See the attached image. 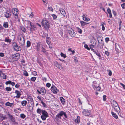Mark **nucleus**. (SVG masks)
I'll return each instance as SVG.
<instances>
[{"label": "nucleus", "instance_id": "obj_1", "mask_svg": "<svg viewBox=\"0 0 125 125\" xmlns=\"http://www.w3.org/2000/svg\"><path fill=\"white\" fill-rule=\"evenodd\" d=\"M111 102L112 106L115 111L117 112H120V108L116 102L113 100H111Z\"/></svg>", "mask_w": 125, "mask_h": 125}, {"label": "nucleus", "instance_id": "obj_2", "mask_svg": "<svg viewBox=\"0 0 125 125\" xmlns=\"http://www.w3.org/2000/svg\"><path fill=\"white\" fill-rule=\"evenodd\" d=\"M49 21L46 20H43L42 22V25L46 30H48L50 28V24Z\"/></svg>", "mask_w": 125, "mask_h": 125}, {"label": "nucleus", "instance_id": "obj_3", "mask_svg": "<svg viewBox=\"0 0 125 125\" xmlns=\"http://www.w3.org/2000/svg\"><path fill=\"white\" fill-rule=\"evenodd\" d=\"M18 40L21 46H22L24 45L25 39L23 35H21L18 36Z\"/></svg>", "mask_w": 125, "mask_h": 125}, {"label": "nucleus", "instance_id": "obj_4", "mask_svg": "<svg viewBox=\"0 0 125 125\" xmlns=\"http://www.w3.org/2000/svg\"><path fill=\"white\" fill-rule=\"evenodd\" d=\"M12 45L15 51H18L21 50V47L18 45L16 42H13L12 43Z\"/></svg>", "mask_w": 125, "mask_h": 125}, {"label": "nucleus", "instance_id": "obj_5", "mask_svg": "<svg viewBox=\"0 0 125 125\" xmlns=\"http://www.w3.org/2000/svg\"><path fill=\"white\" fill-rule=\"evenodd\" d=\"M61 117L63 115H64V117H63V118L65 120L67 118V115L66 114V113L63 111H60L59 113L58 114Z\"/></svg>", "mask_w": 125, "mask_h": 125}, {"label": "nucleus", "instance_id": "obj_6", "mask_svg": "<svg viewBox=\"0 0 125 125\" xmlns=\"http://www.w3.org/2000/svg\"><path fill=\"white\" fill-rule=\"evenodd\" d=\"M96 85V82H94L93 84V86L95 90L97 91H99L101 89V87L99 86H97Z\"/></svg>", "mask_w": 125, "mask_h": 125}, {"label": "nucleus", "instance_id": "obj_7", "mask_svg": "<svg viewBox=\"0 0 125 125\" xmlns=\"http://www.w3.org/2000/svg\"><path fill=\"white\" fill-rule=\"evenodd\" d=\"M12 56L15 62L17 61L19 59L20 54L19 53H17L15 54L12 55Z\"/></svg>", "mask_w": 125, "mask_h": 125}, {"label": "nucleus", "instance_id": "obj_8", "mask_svg": "<svg viewBox=\"0 0 125 125\" xmlns=\"http://www.w3.org/2000/svg\"><path fill=\"white\" fill-rule=\"evenodd\" d=\"M11 12L10 10H6L4 12V16L7 18L10 17L11 15Z\"/></svg>", "mask_w": 125, "mask_h": 125}, {"label": "nucleus", "instance_id": "obj_9", "mask_svg": "<svg viewBox=\"0 0 125 125\" xmlns=\"http://www.w3.org/2000/svg\"><path fill=\"white\" fill-rule=\"evenodd\" d=\"M51 91L54 94L56 93L59 92V90L54 85H52L51 89Z\"/></svg>", "mask_w": 125, "mask_h": 125}, {"label": "nucleus", "instance_id": "obj_10", "mask_svg": "<svg viewBox=\"0 0 125 125\" xmlns=\"http://www.w3.org/2000/svg\"><path fill=\"white\" fill-rule=\"evenodd\" d=\"M30 29L31 32L32 31H35L37 30V28L35 25L33 23L31 25L29 28V29Z\"/></svg>", "mask_w": 125, "mask_h": 125}, {"label": "nucleus", "instance_id": "obj_11", "mask_svg": "<svg viewBox=\"0 0 125 125\" xmlns=\"http://www.w3.org/2000/svg\"><path fill=\"white\" fill-rule=\"evenodd\" d=\"M68 32L70 35L72 37H74L75 35V33L73 30L71 29L70 30H68Z\"/></svg>", "mask_w": 125, "mask_h": 125}, {"label": "nucleus", "instance_id": "obj_12", "mask_svg": "<svg viewBox=\"0 0 125 125\" xmlns=\"http://www.w3.org/2000/svg\"><path fill=\"white\" fill-rule=\"evenodd\" d=\"M42 47L43 46L41 42H39L37 43L36 47V49L38 52H39L40 51L41 48L42 49Z\"/></svg>", "mask_w": 125, "mask_h": 125}, {"label": "nucleus", "instance_id": "obj_13", "mask_svg": "<svg viewBox=\"0 0 125 125\" xmlns=\"http://www.w3.org/2000/svg\"><path fill=\"white\" fill-rule=\"evenodd\" d=\"M37 92L40 94L41 93H45L46 90L44 88H42L39 90H37Z\"/></svg>", "mask_w": 125, "mask_h": 125}, {"label": "nucleus", "instance_id": "obj_14", "mask_svg": "<svg viewBox=\"0 0 125 125\" xmlns=\"http://www.w3.org/2000/svg\"><path fill=\"white\" fill-rule=\"evenodd\" d=\"M10 119L11 121L13 122V123L15 124H18V123L15 121V118H14L13 116L10 114H8Z\"/></svg>", "mask_w": 125, "mask_h": 125}, {"label": "nucleus", "instance_id": "obj_15", "mask_svg": "<svg viewBox=\"0 0 125 125\" xmlns=\"http://www.w3.org/2000/svg\"><path fill=\"white\" fill-rule=\"evenodd\" d=\"M18 10L16 9H12V12L13 15H17L18 14Z\"/></svg>", "mask_w": 125, "mask_h": 125}, {"label": "nucleus", "instance_id": "obj_16", "mask_svg": "<svg viewBox=\"0 0 125 125\" xmlns=\"http://www.w3.org/2000/svg\"><path fill=\"white\" fill-rule=\"evenodd\" d=\"M59 11L60 13L64 17L66 16V14L64 10L63 9L60 8L59 9Z\"/></svg>", "mask_w": 125, "mask_h": 125}, {"label": "nucleus", "instance_id": "obj_17", "mask_svg": "<svg viewBox=\"0 0 125 125\" xmlns=\"http://www.w3.org/2000/svg\"><path fill=\"white\" fill-rule=\"evenodd\" d=\"M42 115L44 116L45 117H49L48 114L45 110H42Z\"/></svg>", "mask_w": 125, "mask_h": 125}, {"label": "nucleus", "instance_id": "obj_18", "mask_svg": "<svg viewBox=\"0 0 125 125\" xmlns=\"http://www.w3.org/2000/svg\"><path fill=\"white\" fill-rule=\"evenodd\" d=\"M32 23H33L29 21H26V23L27 25L26 27L28 29H29V28H30V27Z\"/></svg>", "mask_w": 125, "mask_h": 125}, {"label": "nucleus", "instance_id": "obj_19", "mask_svg": "<svg viewBox=\"0 0 125 125\" xmlns=\"http://www.w3.org/2000/svg\"><path fill=\"white\" fill-rule=\"evenodd\" d=\"M83 113L85 116H88L90 115L89 111L88 110H83Z\"/></svg>", "mask_w": 125, "mask_h": 125}, {"label": "nucleus", "instance_id": "obj_20", "mask_svg": "<svg viewBox=\"0 0 125 125\" xmlns=\"http://www.w3.org/2000/svg\"><path fill=\"white\" fill-rule=\"evenodd\" d=\"M27 100H28V101H30L31 102V103H32V104L33 103V99L32 97L30 96L28 94L27 95Z\"/></svg>", "mask_w": 125, "mask_h": 125}, {"label": "nucleus", "instance_id": "obj_21", "mask_svg": "<svg viewBox=\"0 0 125 125\" xmlns=\"http://www.w3.org/2000/svg\"><path fill=\"white\" fill-rule=\"evenodd\" d=\"M5 105L6 106L12 107L14 106V104L13 103H10L8 102L5 104Z\"/></svg>", "mask_w": 125, "mask_h": 125}, {"label": "nucleus", "instance_id": "obj_22", "mask_svg": "<svg viewBox=\"0 0 125 125\" xmlns=\"http://www.w3.org/2000/svg\"><path fill=\"white\" fill-rule=\"evenodd\" d=\"M80 121V117L78 116L75 119L74 122L76 124L79 123Z\"/></svg>", "mask_w": 125, "mask_h": 125}, {"label": "nucleus", "instance_id": "obj_23", "mask_svg": "<svg viewBox=\"0 0 125 125\" xmlns=\"http://www.w3.org/2000/svg\"><path fill=\"white\" fill-rule=\"evenodd\" d=\"M80 23L81 24V25L82 27L83 26H84L86 25L87 24H88L89 23H87L84 22L83 21H80Z\"/></svg>", "mask_w": 125, "mask_h": 125}, {"label": "nucleus", "instance_id": "obj_24", "mask_svg": "<svg viewBox=\"0 0 125 125\" xmlns=\"http://www.w3.org/2000/svg\"><path fill=\"white\" fill-rule=\"evenodd\" d=\"M61 118V117L58 114L56 115L55 118V119L57 122L59 121Z\"/></svg>", "mask_w": 125, "mask_h": 125}, {"label": "nucleus", "instance_id": "obj_25", "mask_svg": "<svg viewBox=\"0 0 125 125\" xmlns=\"http://www.w3.org/2000/svg\"><path fill=\"white\" fill-rule=\"evenodd\" d=\"M92 51L99 57H101V56L100 53L98 51H96L94 49H92Z\"/></svg>", "mask_w": 125, "mask_h": 125}, {"label": "nucleus", "instance_id": "obj_26", "mask_svg": "<svg viewBox=\"0 0 125 125\" xmlns=\"http://www.w3.org/2000/svg\"><path fill=\"white\" fill-rule=\"evenodd\" d=\"M51 38L50 37H46V42L49 45L50 44Z\"/></svg>", "mask_w": 125, "mask_h": 125}, {"label": "nucleus", "instance_id": "obj_27", "mask_svg": "<svg viewBox=\"0 0 125 125\" xmlns=\"http://www.w3.org/2000/svg\"><path fill=\"white\" fill-rule=\"evenodd\" d=\"M100 37H99L98 38V39H99V38H100ZM98 43L100 45H99V47L100 48L102 49L103 48V45H104V44L103 42H101V43H100L99 42V41L98 40Z\"/></svg>", "mask_w": 125, "mask_h": 125}, {"label": "nucleus", "instance_id": "obj_28", "mask_svg": "<svg viewBox=\"0 0 125 125\" xmlns=\"http://www.w3.org/2000/svg\"><path fill=\"white\" fill-rule=\"evenodd\" d=\"M60 100L62 104L64 105L65 103V100L62 97H61L60 98Z\"/></svg>", "mask_w": 125, "mask_h": 125}, {"label": "nucleus", "instance_id": "obj_29", "mask_svg": "<svg viewBox=\"0 0 125 125\" xmlns=\"http://www.w3.org/2000/svg\"><path fill=\"white\" fill-rule=\"evenodd\" d=\"M85 95H84V96L85 97L87 101L88 102V104H90L89 103L90 102V101H91V100L89 98V96L87 95L86 94H84Z\"/></svg>", "mask_w": 125, "mask_h": 125}, {"label": "nucleus", "instance_id": "obj_30", "mask_svg": "<svg viewBox=\"0 0 125 125\" xmlns=\"http://www.w3.org/2000/svg\"><path fill=\"white\" fill-rule=\"evenodd\" d=\"M76 29L78 32L80 34H82V30L78 27H76Z\"/></svg>", "mask_w": 125, "mask_h": 125}, {"label": "nucleus", "instance_id": "obj_31", "mask_svg": "<svg viewBox=\"0 0 125 125\" xmlns=\"http://www.w3.org/2000/svg\"><path fill=\"white\" fill-rule=\"evenodd\" d=\"M9 61L10 62H14V60H13V58L12 55L10 56L9 58Z\"/></svg>", "mask_w": 125, "mask_h": 125}, {"label": "nucleus", "instance_id": "obj_32", "mask_svg": "<svg viewBox=\"0 0 125 125\" xmlns=\"http://www.w3.org/2000/svg\"><path fill=\"white\" fill-rule=\"evenodd\" d=\"M111 114L113 116L115 119H117L118 118V116L116 115V114L115 113H114L113 112H111Z\"/></svg>", "mask_w": 125, "mask_h": 125}, {"label": "nucleus", "instance_id": "obj_33", "mask_svg": "<svg viewBox=\"0 0 125 125\" xmlns=\"http://www.w3.org/2000/svg\"><path fill=\"white\" fill-rule=\"evenodd\" d=\"M8 24L7 22H4L3 26L4 28H7L8 27Z\"/></svg>", "mask_w": 125, "mask_h": 125}, {"label": "nucleus", "instance_id": "obj_34", "mask_svg": "<svg viewBox=\"0 0 125 125\" xmlns=\"http://www.w3.org/2000/svg\"><path fill=\"white\" fill-rule=\"evenodd\" d=\"M27 103V102L26 101H23L21 102L22 105L23 106H25Z\"/></svg>", "mask_w": 125, "mask_h": 125}, {"label": "nucleus", "instance_id": "obj_35", "mask_svg": "<svg viewBox=\"0 0 125 125\" xmlns=\"http://www.w3.org/2000/svg\"><path fill=\"white\" fill-rule=\"evenodd\" d=\"M31 45V42L29 41H27V42L26 47L27 48L29 47Z\"/></svg>", "mask_w": 125, "mask_h": 125}, {"label": "nucleus", "instance_id": "obj_36", "mask_svg": "<svg viewBox=\"0 0 125 125\" xmlns=\"http://www.w3.org/2000/svg\"><path fill=\"white\" fill-rule=\"evenodd\" d=\"M42 50L41 52H43V53H45L46 52V50L43 47H42Z\"/></svg>", "mask_w": 125, "mask_h": 125}, {"label": "nucleus", "instance_id": "obj_37", "mask_svg": "<svg viewBox=\"0 0 125 125\" xmlns=\"http://www.w3.org/2000/svg\"><path fill=\"white\" fill-rule=\"evenodd\" d=\"M42 110L39 108L37 109V112L38 114H40L41 113H42Z\"/></svg>", "mask_w": 125, "mask_h": 125}, {"label": "nucleus", "instance_id": "obj_38", "mask_svg": "<svg viewBox=\"0 0 125 125\" xmlns=\"http://www.w3.org/2000/svg\"><path fill=\"white\" fill-rule=\"evenodd\" d=\"M48 117H45L44 116L41 115V117L43 120H46V118Z\"/></svg>", "mask_w": 125, "mask_h": 125}, {"label": "nucleus", "instance_id": "obj_39", "mask_svg": "<svg viewBox=\"0 0 125 125\" xmlns=\"http://www.w3.org/2000/svg\"><path fill=\"white\" fill-rule=\"evenodd\" d=\"M4 41L5 42H10L11 41V40L8 39L7 38H5V39Z\"/></svg>", "mask_w": 125, "mask_h": 125}, {"label": "nucleus", "instance_id": "obj_40", "mask_svg": "<svg viewBox=\"0 0 125 125\" xmlns=\"http://www.w3.org/2000/svg\"><path fill=\"white\" fill-rule=\"evenodd\" d=\"M52 16L53 17V20L56 19L57 18V16L55 14H52Z\"/></svg>", "mask_w": 125, "mask_h": 125}, {"label": "nucleus", "instance_id": "obj_41", "mask_svg": "<svg viewBox=\"0 0 125 125\" xmlns=\"http://www.w3.org/2000/svg\"><path fill=\"white\" fill-rule=\"evenodd\" d=\"M24 75L26 76H28V73L26 71H24L23 72Z\"/></svg>", "mask_w": 125, "mask_h": 125}, {"label": "nucleus", "instance_id": "obj_42", "mask_svg": "<svg viewBox=\"0 0 125 125\" xmlns=\"http://www.w3.org/2000/svg\"><path fill=\"white\" fill-rule=\"evenodd\" d=\"M83 20L86 21H88L90 20V19L89 18H87L86 17L83 19Z\"/></svg>", "mask_w": 125, "mask_h": 125}, {"label": "nucleus", "instance_id": "obj_43", "mask_svg": "<svg viewBox=\"0 0 125 125\" xmlns=\"http://www.w3.org/2000/svg\"><path fill=\"white\" fill-rule=\"evenodd\" d=\"M36 79V78L35 77H32L31 78V81L34 82Z\"/></svg>", "mask_w": 125, "mask_h": 125}, {"label": "nucleus", "instance_id": "obj_44", "mask_svg": "<svg viewBox=\"0 0 125 125\" xmlns=\"http://www.w3.org/2000/svg\"><path fill=\"white\" fill-rule=\"evenodd\" d=\"M60 55L61 56L63 57L64 58H65L66 57V55L65 54H64L63 53H62V52H61V53Z\"/></svg>", "mask_w": 125, "mask_h": 125}, {"label": "nucleus", "instance_id": "obj_45", "mask_svg": "<svg viewBox=\"0 0 125 125\" xmlns=\"http://www.w3.org/2000/svg\"><path fill=\"white\" fill-rule=\"evenodd\" d=\"M21 30L24 32H25L26 31L25 28L23 27H21Z\"/></svg>", "mask_w": 125, "mask_h": 125}, {"label": "nucleus", "instance_id": "obj_46", "mask_svg": "<svg viewBox=\"0 0 125 125\" xmlns=\"http://www.w3.org/2000/svg\"><path fill=\"white\" fill-rule=\"evenodd\" d=\"M20 116L21 118L23 119L25 117V115L23 114H21L20 115Z\"/></svg>", "mask_w": 125, "mask_h": 125}, {"label": "nucleus", "instance_id": "obj_47", "mask_svg": "<svg viewBox=\"0 0 125 125\" xmlns=\"http://www.w3.org/2000/svg\"><path fill=\"white\" fill-rule=\"evenodd\" d=\"M6 90L7 91H9L11 90V89L10 87H7L6 88Z\"/></svg>", "mask_w": 125, "mask_h": 125}, {"label": "nucleus", "instance_id": "obj_48", "mask_svg": "<svg viewBox=\"0 0 125 125\" xmlns=\"http://www.w3.org/2000/svg\"><path fill=\"white\" fill-rule=\"evenodd\" d=\"M57 67H58L60 70H62L63 69V68L62 66H61V65L60 64H59V65Z\"/></svg>", "mask_w": 125, "mask_h": 125}, {"label": "nucleus", "instance_id": "obj_49", "mask_svg": "<svg viewBox=\"0 0 125 125\" xmlns=\"http://www.w3.org/2000/svg\"><path fill=\"white\" fill-rule=\"evenodd\" d=\"M107 71L109 72L108 75L110 76L112 74V72L110 70H108Z\"/></svg>", "mask_w": 125, "mask_h": 125}, {"label": "nucleus", "instance_id": "obj_50", "mask_svg": "<svg viewBox=\"0 0 125 125\" xmlns=\"http://www.w3.org/2000/svg\"><path fill=\"white\" fill-rule=\"evenodd\" d=\"M48 9L50 11H53V9L52 7H48Z\"/></svg>", "mask_w": 125, "mask_h": 125}, {"label": "nucleus", "instance_id": "obj_51", "mask_svg": "<svg viewBox=\"0 0 125 125\" xmlns=\"http://www.w3.org/2000/svg\"><path fill=\"white\" fill-rule=\"evenodd\" d=\"M11 83V81H7L5 83V84L7 85L8 84H10Z\"/></svg>", "mask_w": 125, "mask_h": 125}, {"label": "nucleus", "instance_id": "obj_52", "mask_svg": "<svg viewBox=\"0 0 125 125\" xmlns=\"http://www.w3.org/2000/svg\"><path fill=\"white\" fill-rule=\"evenodd\" d=\"M54 62V65L56 67H57L59 65L58 62L56 61Z\"/></svg>", "mask_w": 125, "mask_h": 125}, {"label": "nucleus", "instance_id": "obj_53", "mask_svg": "<svg viewBox=\"0 0 125 125\" xmlns=\"http://www.w3.org/2000/svg\"><path fill=\"white\" fill-rule=\"evenodd\" d=\"M84 47L86 48V49H87L88 50H89L90 49L88 47V46L86 44H85L84 45Z\"/></svg>", "mask_w": 125, "mask_h": 125}, {"label": "nucleus", "instance_id": "obj_54", "mask_svg": "<svg viewBox=\"0 0 125 125\" xmlns=\"http://www.w3.org/2000/svg\"><path fill=\"white\" fill-rule=\"evenodd\" d=\"M106 96L105 95H104L103 96V100L104 101H105L106 100Z\"/></svg>", "mask_w": 125, "mask_h": 125}, {"label": "nucleus", "instance_id": "obj_55", "mask_svg": "<svg viewBox=\"0 0 125 125\" xmlns=\"http://www.w3.org/2000/svg\"><path fill=\"white\" fill-rule=\"evenodd\" d=\"M105 54L107 56H108L109 54V53L107 51H105Z\"/></svg>", "mask_w": 125, "mask_h": 125}, {"label": "nucleus", "instance_id": "obj_56", "mask_svg": "<svg viewBox=\"0 0 125 125\" xmlns=\"http://www.w3.org/2000/svg\"><path fill=\"white\" fill-rule=\"evenodd\" d=\"M3 76L2 77L3 79H6V76H7L5 74H4V73H3Z\"/></svg>", "mask_w": 125, "mask_h": 125}, {"label": "nucleus", "instance_id": "obj_57", "mask_svg": "<svg viewBox=\"0 0 125 125\" xmlns=\"http://www.w3.org/2000/svg\"><path fill=\"white\" fill-rule=\"evenodd\" d=\"M105 41L106 43H107L108 41L109 40V38L108 37H107L105 39Z\"/></svg>", "mask_w": 125, "mask_h": 125}, {"label": "nucleus", "instance_id": "obj_58", "mask_svg": "<svg viewBox=\"0 0 125 125\" xmlns=\"http://www.w3.org/2000/svg\"><path fill=\"white\" fill-rule=\"evenodd\" d=\"M32 74L34 76L36 75L37 74V73L35 71H34L32 73Z\"/></svg>", "mask_w": 125, "mask_h": 125}, {"label": "nucleus", "instance_id": "obj_59", "mask_svg": "<svg viewBox=\"0 0 125 125\" xmlns=\"http://www.w3.org/2000/svg\"><path fill=\"white\" fill-rule=\"evenodd\" d=\"M51 86V84L49 83H47L46 84V86L48 87H49Z\"/></svg>", "mask_w": 125, "mask_h": 125}, {"label": "nucleus", "instance_id": "obj_60", "mask_svg": "<svg viewBox=\"0 0 125 125\" xmlns=\"http://www.w3.org/2000/svg\"><path fill=\"white\" fill-rule=\"evenodd\" d=\"M107 11L108 13L109 14L111 13V10L109 8L107 9Z\"/></svg>", "mask_w": 125, "mask_h": 125}, {"label": "nucleus", "instance_id": "obj_61", "mask_svg": "<svg viewBox=\"0 0 125 125\" xmlns=\"http://www.w3.org/2000/svg\"><path fill=\"white\" fill-rule=\"evenodd\" d=\"M94 47V45L92 44L90 46V48L92 51V49H93V48Z\"/></svg>", "mask_w": 125, "mask_h": 125}, {"label": "nucleus", "instance_id": "obj_62", "mask_svg": "<svg viewBox=\"0 0 125 125\" xmlns=\"http://www.w3.org/2000/svg\"><path fill=\"white\" fill-rule=\"evenodd\" d=\"M121 7L123 9L125 8V3H124L121 5Z\"/></svg>", "mask_w": 125, "mask_h": 125}, {"label": "nucleus", "instance_id": "obj_63", "mask_svg": "<svg viewBox=\"0 0 125 125\" xmlns=\"http://www.w3.org/2000/svg\"><path fill=\"white\" fill-rule=\"evenodd\" d=\"M102 29L103 31H104L105 29V28L104 25V24H103L102 25Z\"/></svg>", "mask_w": 125, "mask_h": 125}, {"label": "nucleus", "instance_id": "obj_64", "mask_svg": "<svg viewBox=\"0 0 125 125\" xmlns=\"http://www.w3.org/2000/svg\"><path fill=\"white\" fill-rule=\"evenodd\" d=\"M113 13L114 15L115 16L116 15V13L115 11L114 10L113 11Z\"/></svg>", "mask_w": 125, "mask_h": 125}]
</instances>
